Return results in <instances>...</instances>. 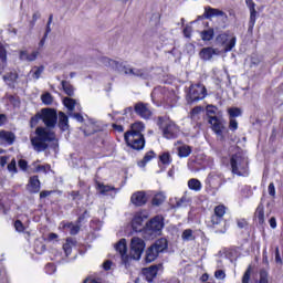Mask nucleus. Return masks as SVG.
I'll list each match as a JSON object with an SVG mask.
<instances>
[{
    "label": "nucleus",
    "instance_id": "obj_64",
    "mask_svg": "<svg viewBox=\"0 0 283 283\" xmlns=\"http://www.w3.org/2000/svg\"><path fill=\"white\" fill-rule=\"evenodd\" d=\"M105 271H109L112 269V261H106L103 264Z\"/></svg>",
    "mask_w": 283,
    "mask_h": 283
},
{
    "label": "nucleus",
    "instance_id": "obj_53",
    "mask_svg": "<svg viewBox=\"0 0 283 283\" xmlns=\"http://www.w3.org/2000/svg\"><path fill=\"white\" fill-rule=\"evenodd\" d=\"M229 128L232 132H235V129H238V120H235V118H230Z\"/></svg>",
    "mask_w": 283,
    "mask_h": 283
},
{
    "label": "nucleus",
    "instance_id": "obj_36",
    "mask_svg": "<svg viewBox=\"0 0 283 283\" xmlns=\"http://www.w3.org/2000/svg\"><path fill=\"white\" fill-rule=\"evenodd\" d=\"M61 84H62V87L67 96H72L74 94V86L72 84H70V82L62 81Z\"/></svg>",
    "mask_w": 283,
    "mask_h": 283
},
{
    "label": "nucleus",
    "instance_id": "obj_37",
    "mask_svg": "<svg viewBox=\"0 0 283 283\" xmlns=\"http://www.w3.org/2000/svg\"><path fill=\"white\" fill-rule=\"evenodd\" d=\"M128 74L130 76H137L139 78H145V70H143V69H134L130 66Z\"/></svg>",
    "mask_w": 283,
    "mask_h": 283
},
{
    "label": "nucleus",
    "instance_id": "obj_12",
    "mask_svg": "<svg viewBox=\"0 0 283 283\" xmlns=\"http://www.w3.org/2000/svg\"><path fill=\"white\" fill-rule=\"evenodd\" d=\"M134 112L139 116L140 118H144L145 120H149L151 118V108H149V104L144 102H138L134 105Z\"/></svg>",
    "mask_w": 283,
    "mask_h": 283
},
{
    "label": "nucleus",
    "instance_id": "obj_44",
    "mask_svg": "<svg viewBox=\"0 0 283 283\" xmlns=\"http://www.w3.org/2000/svg\"><path fill=\"white\" fill-rule=\"evenodd\" d=\"M14 229L19 233H23L25 231V226H23V222H21V220H15L14 221Z\"/></svg>",
    "mask_w": 283,
    "mask_h": 283
},
{
    "label": "nucleus",
    "instance_id": "obj_23",
    "mask_svg": "<svg viewBox=\"0 0 283 283\" xmlns=\"http://www.w3.org/2000/svg\"><path fill=\"white\" fill-rule=\"evenodd\" d=\"M213 54H216V50H213V48H203L200 51L199 56L202 61H211V59H213Z\"/></svg>",
    "mask_w": 283,
    "mask_h": 283
},
{
    "label": "nucleus",
    "instance_id": "obj_39",
    "mask_svg": "<svg viewBox=\"0 0 283 283\" xmlns=\"http://www.w3.org/2000/svg\"><path fill=\"white\" fill-rule=\"evenodd\" d=\"M222 179L219 176H211L210 177V185H212V187L214 189H220V187H222Z\"/></svg>",
    "mask_w": 283,
    "mask_h": 283
},
{
    "label": "nucleus",
    "instance_id": "obj_3",
    "mask_svg": "<svg viewBox=\"0 0 283 283\" xmlns=\"http://www.w3.org/2000/svg\"><path fill=\"white\" fill-rule=\"evenodd\" d=\"M163 229H165V218L163 216L154 217L146 223L143 230L144 240H155V238L161 235Z\"/></svg>",
    "mask_w": 283,
    "mask_h": 283
},
{
    "label": "nucleus",
    "instance_id": "obj_54",
    "mask_svg": "<svg viewBox=\"0 0 283 283\" xmlns=\"http://www.w3.org/2000/svg\"><path fill=\"white\" fill-rule=\"evenodd\" d=\"M18 166L20 169H22V171H25V169H28V161L25 159H20L18 161Z\"/></svg>",
    "mask_w": 283,
    "mask_h": 283
},
{
    "label": "nucleus",
    "instance_id": "obj_22",
    "mask_svg": "<svg viewBox=\"0 0 283 283\" xmlns=\"http://www.w3.org/2000/svg\"><path fill=\"white\" fill-rule=\"evenodd\" d=\"M59 127L62 132H67V129H70L67 115L63 112L59 113Z\"/></svg>",
    "mask_w": 283,
    "mask_h": 283
},
{
    "label": "nucleus",
    "instance_id": "obj_15",
    "mask_svg": "<svg viewBox=\"0 0 283 283\" xmlns=\"http://www.w3.org/2000/svg\"><path fill=\"white\" fill-rule=\"evenodd\" d=\"M224 213H227V207L223 205L217 206L214 208V214L211 217V224L213 229H217L218 224L222 222V218H224Z\"/></svg>",
    "mask_w": 283,
    "mask_h": 283
},
{
    "label": "nucleus",
    "instance_id": "obj_30",
    "mask_svg": "<svg viewBox=\"0 0 283 283\" xmlns=\"http://www.w3.org/2000/svg\"><path fill=\"white\" fill-rule=\"evenodd\" d=\"M189 205H191V197H189L187 192H185V195L176 202V207H179V208L189 207Z\"/></svg>",
    "mask_w": 283,
    "mask_h": 283
},
{
    "label": "nucleus",
    "instance_id": "obj_56",
    "mask_svg": "<svg viewBox=\"0 0 283 283\" xmlns=\"http://www.w3.org/2000/svg\"><path fill=\"white\" fill-rule=\"evenodd\" d=\"M191 32H192V29L191 27L187 25L185 29H184V35L186 36V39H190L191 38Z\"/></svg>",
    "mask_w": 283,
    "mask_h": 283
},
{
    "label": "nucleus",
    "instance_id": "obj_1",
    "mask_svg": "<svg viewBox=\"0 0 283 283\" xmlns=\"http://www.w3.org/2000/svg\"><path fill=\"white\" fill-rule=\"evenodd\" d=\"M115 250L119 253V258L122 260V264H129V260H139L143 255V251H145V241L138 237H134L130 241V256L127 255V240L120 239L115 244Z\"/></svg>",
    "mask_w": 283,
    "mask_h": 283
},
{
    "label": "nucleus",
    "instance_id": "obj_42",
    "mask_svg": "<svg viewBox=\"0 0 283 283\" xmlns=\"http://www.w3.org/2000/svg\"><path fill=\"white\" fill-rule=\"evenodd\" d=\"M159 160L163 165H171V155L169 153H164L159 156Z\"/></svg>",
    "mask_w": 283,
    "mask_h": 283
},
{
    "label": "nucleus",
    "instance_id": "obj_14",
    "mask_svg": "<svg viewBox=\"0 0 283 283\" xmlns=\"http://www.w3.org/2000/svg\"><path fill=\"white\" fill-rule=\"evenodd\" d=\"M145 220H147V216L143 212H137L135 213L133 220H132V228L133 231H135L136 233L138 232H143L145 231V228L143 227V222H145Z\"/></svg>",
    "mask_w": 283,
    "mask_h": 283
},
{
    "label": "nucleus",
    "instance_id": "obj_32",
    "mask_svg": "<svg viewBox=\"0 0 283 283\" xmlns=\"http://www.w3.org/2000/svg\"><path fill=\"white\" fill-rule=\"evenodd\" d=\"M188 187L192 191H200L202 189V184L200 180L192 178L188 181Z\"/></svg>",
    "mask_w": 283,
    "mask_h": 283
},
{
    "label": "nucleus",
    "instance_id": "obj_43",
    "mask_svg": "<svg viewBox=\"0 0 283 283\" xmlns=\"http://www.w3.org/2000/svg\"><path fill=\"white\" fill-rule=\"evenodd\" d=\"M42 98V103H44V105H52L54 98L52 97V94L50 93H45L41 96Z\"/></svg>",
    "mask_w": 283,
    "mask_h": 283
},
{
    "label": "nucleus",
    "instance_id": "obj_4",
    "mask_svg": "<svg viewBox=\"0 0 283 283\" xmlns=\"http://www.w3.org/2000/svg\"><path fill=\"white\" fill-rule=\"evenodd\" d=\"M231 171L235 176H247L249 174V157L243 151H238L230 159Z\"/></svg>",
    "mask_w": 283,
    "mask_h": 283
},
{
    "label": "nucleus",
    "instance_id": "obj_18",
    "mask_svg": "<svg viewBox=\"0 0 283 283\" xmlns=\"http://www.w3.org/2000/svg\"><path fill=\"white\" fill-rule=\"evenodd\" d=\"M17 136L12 132L0 130V145H14Z\"/></svg>",
    "mask_w": 283,
    "mask_h": 283
},
{
    "label": "nucleus",
    "instance_id": "obj_17",
    "mask_svg": "<svg viewBox=\"0 0 283 283\" xmlns=\"http://www.w3.org/2000/svg\"><path fill=\"white\" fill-rule=\"evenodd\" d=\"M245 3L250 10L249 30H253L255 25V19H258V11L255 10V2L253 0H245Z\"/></svg>",
    "mask_w": 283,
    "mask_h": 283
},
{
    "label": "nucleus",
    "instance_id": "obj_34",
    "mask_svg": "<svg viewBox=\"0 0 283 283\" xmlns=\"http://www.w3.org/2000/svg\"><path fill=\"white\" fill-rule=\"evenodd\" d=\"M43 70H44L43 66H34L30 71L32 78H34L35 81H39V78H41V75L43 74Z\"/></svg>",
    "mask_w": 283,
    "mask_h": 283
},
{
    "label": "nucleus",
    "instance_id": "obj_27",
    "mask_svg": "<svg viewBox=\"0 0 283 283\" xmlns=\"http://www.w3.org/2000/svg\"><path fill=\"white\" fill-rule=\"evenodd\" d=\"M179 158H187L191 156V146L182 145L177 148Z\"/></svg>",
    "mask_w": 283,
    "mask_h": 283
},
{
    "label": "nucleus",
    "instance_id": "obj_52",
    "mask_svg": "<svg viewBox=\"0 0 283 283\" xmlns=\"http://www.w3.org/2000/svg\"><path fill=\"white\" fill-rule=\"evenodd\" d=\"M69 116H72L73 118H76V120L78 123H83L84 118L83 115H81V113H69Z\"/></svg>",
    "mask_w": 283,
    "mask_h": 283
},
{
    "label": "nucleus",
    "instance_id": "obj_50",
    "mask_svg": "<svg viewBox=\"0 0 283 283\" xmlns=\"http://www.w3.org/2000/svg\"><path fill=\"white\" fill-rule=\"evenodd\" d=\"M214 277H217V280H224L227 277V274L223 270H217L214 272Z\"/></svg>",
    "mask_w": 283,
    "mask_h": 283
},
{
    "label": "nucleus",
    "instance_id": "obj_21",
    "mask_svg": "<svg viewBox=\"0 0 283 283\" xmlns=\"http://www.w3.org/2000/svg\"><path fill=\"white\" fill-rule=\"evenodd\" d=\"M29 191L30 193H39V191H41V181H39V176H33L30 178Z\"/></svg>",
    "mask_w": 283,
    "mask_h": 283
},
{
    "label": "nucleus",
    "instance_id": "obj_55",
    "mask_svg": "<svg viewBox=\"0 0 283 283\" xmlns=\"http://www.w3.org/2000/svg\"><path fill=\"white\" fill-rule=\"evenodd\" d=\"M269 195L272 196V198H275V185L271 182L268 187Z\"/></svg>",
    "mask_w": 283,
    "mask_h": 283
},
{
    "label": "nucleus",
    "instance_id": "obj_49",
    "mask_svg": "<svg viewBox=\"0 0 283 283\" xmlns=\"http://www.w3.org/2000/svg\"><path fill=\"white\" fill-rule=\"evenodd\" d=\"M39 19H41V13L36 11L32 15L31 28H34V25H36V21H39Z\"/></svg>",
    "mask_w": 283,
    "mask_h": 283
},
{
    "label": "nucleus",
    "instance_id": "obj_60",
    "mask_svg": "<svg viewBox=\"0 0 283 283\" xmlns=\"http://www.w3.org/2000/svg\"><path fill=\"white\" fill-rule=\"evenodd\" d=\"M28 51H21L20 52V61H28Z\"/></svg>",
    "mask_w": 283,
    "mask_h": 283
},
{
    "label": "nucleus",
    "instance_id": "obj_9",
    "mask_svg": "<svg viewBox=\"0 0 283 283\" xmlns=\"http://www.w3.org/2000/svg\"><path fill=\"white\" fill-rule=\"evenodd\" d=\"M124 140L132 149H136L137 151L145 149V136L143 134L125 133Z\"/></svg>",
    "mask_w": 283,
    "mask_h": 283
},
{
    "label": "nucleus",
    "instance_id": "obj_35",
    "mask_svg": "<svg viewBox=\"0 0 283 283\" xmlns=\"http://www.w3.org/2000/svg\"><path fill=\"white\" fill-rule=\"evenodd\" d=\"M17 78H19V74L17 73V71H10L9 73L3 75V81L6 83H8V81L10 83H14V81H17Z\"/></svg>",
    "mask_w": 283,
    "mask_h": 283
},
{
    "label": "nucleus",
    "instance_id": "obj_45",
    "mask_svg": "<svg viewBox=\"0 0 283 283\" xmlns=\"http://www.w3.org/2000/svg\"><path fill=\"white\" fill-rule=\"evenodd\" d=\"M228 113L230 118H237V116H240V114H242V111H240V108H229Z\"/></svg>",
    "mask_w": 283,
    "mask_h": 283
},
{
    "label": "nucleus",
    "instance_id": "obj_31",
    "mask_svg": "<svg viewBox=\"0 0 283 283\" xmlns=\"http://www.w3.org/2000/svg\"><path fill=\"white\" fill-rule=\"evenodd\" d=\"M214 34L216 32L213 31V28H210L200 32V36L202 41H211Z\"/></svg>",
    "mask_w": 283,
    "mask_h": 283
},
{
    "label": "nucleus",
    "instance_id": "obj_28",
    "mask_svg": "<svg viewBox=\"0 0 283 283\" xmlns=\"http://www.w3.org/2000/svg\"><path fill=\"white\" fill-rule=\"evenodd\" d=\"M63 105L69 109V114H72V112H74V108L76 107V99L72 97H64Z\"/></svg>",
    "mask_w": 283,
    "mask_h": 283
},
{
    "label": "nucleus",
    "instance_id": "obj_63",
    "mask_svg": "<svg viewBox=\"0 0 283 283\" xmlns=\"http://www.w3.org/2000/svg\"><path fill=\"white\" fill-rule=\"evenodd\" d=\"M52 191L43 190L40 192V198H48V196H51Z\"/></svg>",
    "mask_w": 283,
    "mask_h": 283
},
{
    "label": "nucleus",
    "instance_id": "obj_40",
    "mask_svg": "<svg viewBox=\"0 0 283 283\" xmlns=\"http://www.w3.org/2000/svg\"><path fill=\"white\" fill-rule=\"evenodd\" d=\"M163 202H165V195L163 193L155 195V197L153 198L154 207H160Z\"/></svg>",
    "mask_w": 283,
    "mask_h": 283
},
{
    "label": "nucleus",
    "instance_id": "obj_19",
    "mask_svg": "<svg viewBox=\"0 0 283 283\" xmlns=\"http://www.w3.org/2000/svg\"><path fill=\"white\" fill-rule=\"evenodd\" d=\"M158 266L160 265H150L143 269V275H145L147 282H154V277L158 275Z\"/></svg>",
    "mask_w": 283,
    "mask_h": 283
},
{
    "label": "nucleus",
    "instance_id": "obj_26",
    "mask_svg": "<svg viewBox=\"0 0 283 283\" xmlns=\"http://www.w3.org/2000/svg\"><path fill=\"white\" fill-rule=\"evenodd\" d=\"M254 218L259 224H264V203H260L254 212Z\"/></svg>",
    "mask_w": 283,
    "mask_h": 283
},
{
    "label": "nucleus",
    "instance_id": "obj_58",
    "mask_svg": "<svg viewBox=\"0 0 283 283\" xmlns=\"http://www.w3.org/2000/svg\"><path fill=\"white\" fill-rule=\"evenodd\" d=\"M269 222H270L271 229H276L277 228V221H276L275 217H271Z\"/></svg>",
    "mask_w": 283,
    "mask_h": 283
},
{
    "label": "nucleus",
    "instance_id": "obj_38",
    "mask_svg": "<svg viewBox=\"0 0 283 283\" xmlns=\"http://www.w3.org/2000/svg\"><path fill=\"white\" fill-rule=\"evenodd\" d=\"M65 229H69L71 235H76L78 231H81V226H76L74 223H66Z\"/></svg>",
    "mask_w": 283,
    "mask_h": 283
},
{
    "label": "nucleus",
    "instance_id": "obj_5",
    "mask_svg": "<svg viewBox=\"0 0 283 283\" xmlns=\"http://www.w3.org/2000/svg\"><path fill=\"white\" fill-rule=\"evenodd\" d=\"M59 116L56 115V111L52 108H43L41 113H38L34 117L31 118V125H36L39 120H43L44 125L49 128L56 127V120Z\"/></svg>",
    "mask_w": 283,
    "mask_h": 283
},
{
    "label": "nucleus",
    "instance_id": "obj_51",
    "mask_svg": "<svg viewBox=\"0 0 283 283\" xmlns=\"http://www.w3.org/2000/svg\"><path fill=\"white\" fill-rule=\"evenodd\" d=\"M174 96H176L174 93H168V95H165V103H167L168 105H174V101L171 99L174 98Z\"/></svg>",
    "mask_w": 283,
    "mask_h": 283
},
{
    "label": "nucleus",
    "instance_id": "obj_6",
    "mask_svg": "<svg viewBox=\"0 0 283 283\" xmlns=\"http://www.w3.org/2000/svg\"><path fill=\"white\" fill-rule=\"evenodd\" d=\"M157 125L161 129L164 138H178L180 128L169 117H158Z\"/></svg>",
    "mask_w": 283,
    "mask_h": 283
},
{
    "label": "nucleus",
    "instance_id": "obj_8",
    "mask_svg": "<svg viewBox=\"0 0 283 283\" xmlns=\"http://www.w3.org/2000/svg\"><path fill=\"white\" fill-rule=\"evenodd\" d=\"M207 96V87L202 84H193L189 87L186 99L187 103H198Z\"/></svg>",
    "mask_w": 283,
    "mask_h": 283
},
{
    "label": "nucleus",
    "instance_id": "obj_57",
    "mask_svg": "<svg viewBox=\"0 0 283 283\" xmlns=\"http://www.w3.org/2000/svg\"><path fill=\"white\" fill-rule=\"evenodd\" d=\"M275 262L282 264V258L280 256V248H275Z\"/></svg>",
    "mask_w": 283,
    "mask_h": 283
},
{
    "label": "nucleus",
    "instance_id": "obj_48",
    "mask_svg": "<svg viewBox=\"0 0 283 283\" xmlns=\"http://www.w3.org/2000/svg\"><path fill=\"white\" fill-rule=\"evenodd\" d=\"M8 171L11 174H17V160L12 159L11 163L8 165Z\"/></svg>",
    "mask_w": 283,
    "mask_h": 283
},
{
    "label": "nucleus",
    "instance_id": "obj_62",
    "mask_svg": "<svg viewBox=\"0 0 283 283\" xmlns=\"http://www.w3.org/2000/svg\"><path fill=\"white\" fill-rule=\"evenodd\" d=\"M247 224H248L247 220H244V219H241L238 221L239 229H244V227H247Z\"/></svg>",
    "mask_w": 283,
    "mask_h": 283
},
{
    "label": "nucleus",
    "instance_id": "obj_16",
    "mask_svg": "<svg viewBox=\"0 0 283 283\" xmlns=\"http://www.w3.org/2000/svg\"><path fill=\"white\" fill-rule=\"evenodd\" d=\"M130 202L135 207H145L147 205V193L145 191H137L132 195Z\"/></svg>",
    "mask_w": 283,
    "mask_h": 283
},
{
    "label": "nucleus",
    "instance_id": "obj_46",
    "mask_svg": "<svg viewBox=\"0 0 283 283\" xmlns=\"http://www.w3.org/2000/svg\"><path fill=\"white\" fill-rule=\"evenodd\" d=\"M0 59L2 63H6L8 61V54L6 52V48H3V44L0 43Z\"/></svg>",
    "mask_w": 283,
    "mask_h": 283
},
{
    "label": "nucleus",
    "instance_id": "obj_33",
    "mask_svg": "<svg viewBox=\"0 0 283 283\" xmlns=\"http://www.w3.org/2000/svg\"><path fill=\"white\" fill-rule=\"evenodd\" d=\"M153 158H156V153H154V150H149L148 153H146L143 160L138 163V166L145 167L147 163H149V160H151Z\"/></svg>",
    "mask_w": 283,
    "mask_h": 283
},
{
    "label": "nucleus",
    "instance_id": "obj_47",
    "mask_svg": "<svg viewBox=\"0 0 283 283\" xmlns=\"http://www.w3.org/2000/svg\"><path fill=\"white\" fill-rule=\"evenodd\" d=\"M250 280H251V265L244 272L242 277V283H249Z\"/></svg>",
    "mask_w": 283,
    "mask_h": 283
},
{
    "label": "nucleus",
    "instance_id": "obj_25",
    "mask_svg": "<svg viewBox=\"0 0 283 283\" xmlns=\"http://www.w3.org/2000/svg\"><path fill=\"white\" fill-rule=\"evenodd\" d=\"M72 247H76V241L73 238H67L66 242L63 244V251L66 258L72 255Z\"/></svg>",
    "mask_w": 283,
    "mask_h": 283
},
{
    "label": "nucleus",
    "instance_id": "obj_13",
    "mask_svg": "<svg viewBox=\"0 0 283 283\" xmlns=\"http://www.w3.org/2000/svg\"><path fill=\"white\" fill-rule=\"evenodd\" d=\"M208 123L211 124L212 127V132H214V134H217V136L224 138V124H222V120H220L218 117L216 116H210L208 119Z\"/></svg>",
    "mask_w": 283,
    "mask_h": 283
},
{
    "label": "nucleus",
    "instance_id": "obj_20",
    "mask_svg": "<svg viewBox=\"0 0 283 283\" xmlns=\"http://www.w3.org/2000/svg\"><path fill=\"white\" fill-rule=\"evenodd\" d=\"M203 19H211L212 17H226L224 11L219 9H213L211 7L205 8Z\"/></svg>",
    "mask_w": 283,
    "mask_h": 283
},
{
    "label": "nucleus",
    "instance_id": "obj_11",
    "mask_svg": "<svg viewBox=\"0 0 283 283\" xmlns=\"http://www.w3.org/2000/svg\"><path fill=\"white\" fill-rule=\"evenodd\" d=\"M103 64L106 67H112L113 70H116L117 72H119L120 74H129V65H125L124 63H120L116 60H112L109 57H104L103 59Z\"/></svg>",
    "mask_w": 283,
    "mask_h": 283
},
{
    "label": "nucleus",
    "instance_id": "obj_59",
    "mask_svg": "<svg viewBox=\"0 0 283 283\" xmlns=\"http://www.w3.org/2000/svg\"><path fill=\"white\" fill-rule=\"evenodd\" d=\"M200 112H202V107L201 106H196L195 108H192L191 115L192 116H198V114H200Z\"/></svg>",
    "mask_w": 283,
    "mask_h": 283
},
{
    "label": "nucleus",
    "instance_id": "obj_24",
    "mask_svg": "<svg viewBox=\"0 0 283 283\" xmlns=\"http://www.w3.org/2000/svg\"><path fill=\"white\" fill-rule=\"evenodd\" d=\"M143 132H145V124L143 122H135L126 134H143Z\"/></svg>",
    "mask_w": 283,
    "mask_h": 283
},
{
    "label": "nucleus",
    "instance_id": "obj_41",
    "mask_svg": "<svg viewBox=\"0 0 283 283\" xmlns=\"http://www.w3.org/2000/svg\"><path fill=\"white\" fill-rule=\"evenodd\" d=\"M98 189L101 193H107L109 191H118L114 186H105L103 184H98Z\"/></svg>",
    "mask_w": 283,
    "mask_h": 283
},
{
    "label": "nucleus",
    "instance_id": "obj_2",
    "mask_svg": "<svg viewBox=\"0 0 283 283\" xmlns=\"http://www.w3.org/2000/svg\"><path fill=\"white\" fill-rule=\"evenodd\" d=\"M54 138V132L45 127H38L35 129V137L31 138V145L35 151H45L49 147L48 143H52Z\"/></svg>",
    "mask_w": 283,
    "mask_h": 283
},
{
    "label": "nucleus",
    "instance_id": "obj_61",
    "mask_svg": "<svg viewBox=\"0 0 283 283\" xmlns=\"http://www.w3.org/2000/svg\"><path fill=\"white\" fill-rule=\"evenodd\" d=\"M46 271L48 273H54V271H56V268L52 263H49L46 264Z\"/></svg>",
    "mask_w": 283,
    "mask_h": 283
},
{
    "label": "nucleus",
    "instance_id": "obj_7",
    "mask_svg": "<svg viewBox=\"0 0 283 283\" xmlns=\"http://www.w3.org/2000/svg\"><path fill=\"white\" fill-rule=\"evenodd\" d=\"M167 239L161 238L155 241L147 250L145 254V262L148 264L154 262L163 251L167 250Z\"/></svg>",
    "mask_w": 283,
    "mask_h": 283
},
{
    "label": "nucleus",
    "instance_id": "obj_29",
    "mask_svg": "<svg viewBox=\"0 0 283 283\" xmlns=\"http://www.w3.org/2000/svg\"><path fill=\"white\" fill-rule=\"evenodd\" d=\"M181 240L184 242H192L193 240H196V234L193 233V230L191 229L184 230V232L181 233Z\"/></svg>",
    "mask_w": 283,
    "mask_h": 283
},
{
    "label": "nucleus",
    "instance_id": "obj_10",
    "mask_svg": "<svg viewBox=\"0 0 283 283\" xmlns=\"http://www.w3.org/2000/svg\"><path fill=\"white\" fill-rule=\"evenodd\" d=\"M217 45H221L224 52H231L235 48V36H231L227 33H221L216 38Z\"/></svg>",
    "mask_w": 283,
    "mask_h": 283
}]
</instances>
